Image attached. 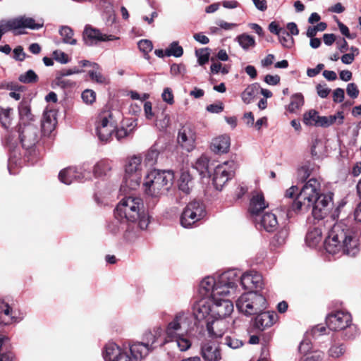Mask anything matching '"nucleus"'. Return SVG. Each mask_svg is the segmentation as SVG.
Segmentation results:
<instances>
[{
  "instance_id": "obj_43",
  "label": "nucleus",
  "mask_w": 361,
  "mask_h": 361,
  "mask_svg": "<svg viewBox=\"0 0 361 361\" xmlns=\"http://www.w3.org/2000/svg\"><path fill=\"white\" fill-rule=\"evenodd\" d=\"M288 236V230L287 228L283 227L280 229L272 239V245L275 247L283 245Z\"/></svg>"
},
{
  "instance_id": "obj_32",
  "label": "nucleus",
  "mask_w": 361,
  "mask_h": 361,
  "mask_svg": "<svg viewBox=\"0 0 361 361\" xmlns=\"http://www.w3.org/2000/svg\"><path fill=\"white\" fill-rule=\"evenodd\" d=\"M194 186V182L190 173L183 171L178 180V189L184 194L188 195Z\"/></svg>"
},
{
  "instance_id": "obj_19",
  "label": "nucleus",
  "mask_w": 361,
  "mask_h": 361,
  "mask_svg": "<svg viewBox=\"0 0 361 361\" xmlns=\"http://www.w3.org/2000/svg\"><path fill=\"white\" fill-rule=\"evenodd\" d=\"M231 322L224 317H211L207 322V330L210 336L221 337L230 327Z\"/></svg>"
},
{
  "instance_id": "obj_12",
  "label": "nucleus",
  "mask_w": 361,
  "mask_h": 361,
  "mask_svg": "<svg viewBox=\"0 0 361 361\" xmlns=\"http://www.w3.org/2000/svg\"><path fill=\"white\" fill-rule=\"evenodd\" d=\"M142 159L139 156H133L129 160L126 166L124 180L130 188H135L140 185L142 174Z\"/></svg>"
},
{
  "instance_id": "obj_48",
  "label": "nucleus",
  "mask_w": 361,
  "mask_h": 361,
  "mask_svg": "<svg viewBox=\"0 0 361 361\" xmlns=\"http://www.w3.org/2000/svg\"><path fill=\"white\" fill-rule=\"evenodd\" d=\"M311 154L314 158H319L324 153V145L321 140L315 139L311 146Z\"/></svg>"
},
{
  "instance_id": "obj_60",
  "label": "nucleus",
  "mask_w": 361,
  "mask_h": 361,
  "mask_svg": "<svg viewBox=\"0 0 361 361\" xmlns=\"http://www.w3.org/2000/svg\"><path fill=\"white\" fill-rule=\"evenodd\" d=\"M346 92L348 95L353 98L355 99L359 95V90L355 83L351 82L348 83L346 87Z\"/></svg>"
},
{
  "instance_id": "obj_47",
  "label": "nucleus",
  "mask_w": 361,
  "mask_h": 361,
  "mask_svg": "<svg viewBox=\"0 0 361 361\" xmlns=\"http://www.w3.org/2000/svg\"><path fill=\"white\" fill-rule=\"evenodd\" d=\"M278 38L283 47L290 49L293 46L294 39L285 28L283 31H281V33L278 35Z\"/></svg>"
},
{
  "instance_id": "obj_51",
  "label": "nucleus",
  "mask_w": 361,
  "mask_h": 361,
  "mask_svg": "<svg viewBox=\"0 0 361 361\" xmlns=\"http://www.w3.org/2000/svg\"><path fill=\"white\" fill-rule=\"evenodd\" d=\"M18 79L23 83H32L37 81L38 76L32 70H28L24 74L20 75Z\"/></svg>"
},
{
  "instance_id": "obj_17",
  "label": "nucleus",
  "mask_w": 361,
  "mask_h": 361,
  "mask_svg": "<svg viewBox=\"0 0 361 361\" xmlns=\"http://www.w3.org/2000/svg\"><path fill=\"white\" fill-rule=\"evenodd\" d=\"M352 322L351 314L346 311L335 310L326 316V324L328 328L334 331H341Z\"/></svg>"
},
{
  "instance_id": "obj_42",
  "label": "nucleus",
  "mask_w": 361,
  "mask_h": 361,
  "mask_svg": "<svg viewBox=\"0 0 361 361\" xmlns=\"http://www.w3.org/2000/svg\"><path fill=\"white\" fill-rule=\"evenodd\" d=\"M319 113L314 109H310L303 114L302 121L305 125L308 126H316L317 121L319 120Z\"/></svg>"
},
{
  "instance_id": "obj_20",
  "label": "nucleus",
  "mask_w": 361,
  "mask_h": 361,
  "mask_svg": "<svg viewBox=\"0 0 361 361\" xmlns=\"http://www.w3.org/2000/svg\"><path fill=\"white\" fill-rule=\"evenodd\" d=\"M212 317H224L228 319L233 311V302L228 299L216 297L212 298Z\"/></svg>"
},
{
  "instance_id": "obj_38",
  "label": "nucleus",
  "mask_w": 361,
  "mask_h": 361,
  "mask_svg": "<svg viewBox=\"0 0 361 361\" xmlns=\"http://www.w3.org/2000/svg\"><path fill=\"white\" fill-rule=\"evenodd\" d=\"M245 51L254 48L256 45L255 38L248 34L243 33L235 37V39Z\"/></svg>"
},
{
  "instance_id": "obj_53",
  "label": "nucleus",
  "mask_w": 361,
  "mask_h": 361,
  "mask_svg": "<svg viewBox=\"0 0 361 361\" xmlns=\"http://www.w3.org/2000/svg\"><path fill=\"white\" fill-rule=\"evenodd\" d=\"M345 353V347L343 344L333 345L329 350V356L338 358Z\"/></svg>"
},
{
  "instance_id": "obj_52",
  "label": "nucleus",
  "mask_w": 361,
  "mask_h": 361,
  "mask_svg": "<svg viewBox=\"0 0 361 361\" xmlns=\"http://www.w3.org/2000/svg\"><path fill=\"white\" fill-rule=\"evenodd\" d=\"M312 169H313L310 164H305L302 166L298 171L299 178L302 181H305L311 175Z\"/></svg>"
},
{
  "instance_id": "obj_61",
  "label": "nucleus",
  "mask_w": 361,
  "mask_h": 361,
  "mask_svg": "<svg viewBox=\"0 0 361 361\" xmlns=\"http://www.w3.org/2000/svg\"><path fill=\"white\" fill-rule=\"evenodd\" d=\"M344 90L340 87L335 89L333 92V101L336 103H341L344 100Z\"/></svg>"
},
{
  "instance_id": "obj_46",
  "label": "nucleus",
  "mask_w": 361,
  "mask_h": 361,
  "mask_svg": "<svg viewBox=\"0 0 361 361\" xmlns=\"http://www.w3.org/2000/svg\"><path fill=\"white\" fill-rule=\"evenodd\" d=\"M88 75L92 81L98 84L107 83V78L102 73V69L99 65V68H93L88 71Z\"/></svg>"
},
{
  "instance_id": "obj_33",
  "label": "nucleus",
  "mask_w": 361,
  "mask_h": 361,
  "mask_svg": "<svg viewBox=\"0 0 361 361\" xmlns=\"http://www.w3.org/2000/svg\"><path fill=\"white\" fill-rule=\"evenodd\" d=\"M18 111L20 123L23 125L34 121V116L31 114L30 106L27 102H21L18 106Z\"/></svg>"
},
{
  "instance_id": "obj_24",
  "label": "nucleus",
  "mask_w": 361,
  "mask_h": 361,
  "mask_svg": "<svg viewBox=\"0 0 361 361\" xmlns=\"http://www.w3.org/2000/svg\"><path fill=\"white\" fill-rule=\"evenodd\" d=\"M257 314V316L255 319V326L261 331L271 326L277 317L274 312H264V310Z\"/></svg>"
},
{
  "instance_id": "obj_58",
  "label": "nucleus",
  "mask_w": 361,
  "mask_h": 361,
  "mask_svg": "<svg viewBox=\"0 0 361 361\" xmlns=\"http://www.w3.org/2000/svg\"><path fill=\"white\" fill-rule=\"evenodd\" d=\"M54 59L62 64H66L69 62L68 56L63 51L56 50L53 52Z\"/></svg>"
},
{
  "instance_id": "obj_56",
  "label": "nucleus",
  "mask_w": 361,
  "mask_h": 361,
  "mask_svg": "<svg viewBox=\"0 0 361 361\" xmlns=\"http://www.w3.org/2000/svg\"><path fill=\"white\" fill-rule=\"evenodd\" d=\"M225 345L232 349H237L243 345V342L234 336H226L225 338Z\"/></svg>"
},
{
  "instance_id": "obj_14",
  "label": "nucleus",
  "mask_w": 361,
  "mask_h": 361,
  "mask_svg": "<svg viewBox=\"0 0 361 361\" xmlns=\"http://www.w3.org/2000/svg\"><path fill=\"white\" fill-rule=\"evenodd\" d=\"M234 162L231 161L215 167L212 180L217 190H221L224 185L234 176Z\"/></svg>"
},
{
  "instance_id": "obj_10",
  "label": "nucleus",
  "mask_w": 361,
  "mask_h": 361,
  "mask_svg": "<svg viewBox=\"0 0 361 361\" xmlns=\"http://www.w3.org/2000/svg\"><path fill=\"white\" fill-rule=\"evenodd\" d=\"M205 216L206 210L204 204L194 200L189 202L183 211L180 216V224L184 228H190Z\"/></svg>"
},
{
  "instance_id": "obj_28",
  "label": "nucleus",
  "mask_w": 361,
  "mask_h": 361,
  "mask_svg": "<svg viewBox=\"0 0 361 361\" xmlns=\"http://www.w3.org/2000/svg\"><path fill=\"white\" fill-rule=\"evenodd\" d=\"M123 350L115 343L110 342L104 346L102 355L105 361H116Z\"/></svg>"
},
{
  "instance_id": "obj_2",
  "label": "nucleus",
  "mask_w": 361,
  "mask_h": 361,
  "mask_svg": "<svg viewBox=\"0 0 361 361\" xmlns=\"http://www.w3.org/2000/svg\"><path fill=\"white\" fill-rule=\"evenodd\" d=\"M114 217L110 226L111 231L114 233L145 230L149 223L143 201L139 197L123 198L114 210Z\"/></svg>"
},
{
  "instance_id": "obj_62",
  "label": "nucleus",
  "mask_w": 361,
  "mask_h": 361,
  "mask_svg": "<svg viewBox=\"0 0 361 361\" xmlns=\"http://www.w3.org/2000/svg\"><path fill=\"white\" fill-rule=\"evenodd\" d=\"M161 97L165 102L169 104H172L174 102L172 90L169 87H166L164 90L161 94Z\"/></svg>"
},
{
  "instance_id": "obj_8",
  "label": "nucleus",
  "mask_w": 361,
  "mask_h": 361,
  "mask_svg": "<svg viewBox=\"0 0 361 361\" xmlns=\"http://www.w3.org/2000/svg\"><path fill=\"white\" fill-rule=\"evenodd\" d=\"M0 26L4 34L12 32L15 35H20L23 34L20 31L21 29L39 30L43 27V23H36L32 18L20 16L8 20H1L0 21Z\"/></svg>"
},
{
  "instance_id": "obj_64",
  "label": "nucleus",
  "mask_w": 361,
  "mask_h": 361,
  "mask_svg": "<svg viewBox=\"0 0 361 361\" xmlns=\"http://www.w3.org/2000/svg\"><path fill=\"white\" fill-rule=\"evenodd\" d=\"M323 357L322 353L315 352L312 355L302 357L299 361H321Z\"/></svg>"
},
{
  "instance_id": "obj_11",
  "label": "nucleus",
  "mask_w": 361,
  "mask_h": 361,
  "mask_svg": "<svg viewBox=\"0 0 361 361\" xmlns=\"http://www.w3.org/2000/svg\"><path fill=\"white\" fill-rule=\"evenodd\" d=\"M18 133L20 143L25 150L32 149L39 142L41 137L38 125L34 123V122H29L23 125L20 124Z\"/></svg>"
},
{
  "instance_id": "obj_37",
  "label": "nucleus",
  "mask_w": 361,
  "mask_h": 361,
  "mask_svg": "<svg viewBox=\"0 0 361 361\" xmlns=\"http://www.w3.org/2000/svg\"><path fill=\"white\" fill-rule=\"evenodd\" d=\"M59 32L63 43L71 45H75L77 44V39L74 38V31L69 26H61Z\"/></svg>"
},
{
  "instance_id": "obj_18",
  "label": "nucleus",
  "mask_w": 361,
  "mask_h": 361,
  "mask_svg": "<svg viewBox=\"0 0 361 361\" xmlns=\"http://www.w3.org/2000/svg\"><path fill=\"white\" fill-rule=\"evenodd\" d=\"M195 140L196 133L190 124H186L179 130L178 142L187 152H191L195 148Z\"/></svg>"
},
{
  "instance_id": "obj_34",
  "label": "nucleus",
  "mask_w": 361,
  "mask_h": 361,
  "mask_svg": "<svg viewBox=\"0 0 361 361\" xmlns=\"http://www.w3.org/2000/svg\"><path fill=\"white\" fill-rule=\"evenodd\" d=\"M260 86L258 83H252L248 85L241 94V98L244 103L250 104L258 94Z\"/></svg>"
},
{
  "instance_id": "obj_45",
  "label": "nucleus",
  "mask_w": 361,
  "mask_h": 361,
  "mask_svg": "<svg viewBox=\"0 0 361 361\" xmlns=\"http://www.w3.org/2000/svg\"><path fill=\"white\" fill-rule=\"evenodd\" d=\"M166 56L180 57L183 54V49L178 44V42H173L170 44L169 47L165 50Z\"/></svg>"
},
{
  "instance_id": "obj_16",
  "label": "nucleus",
  "mask_w": 361,
  "mask_h": 361,
  "mask_svg": "<svg viewBox=\"0 0 361 361\" xmlns=\"http://www.w3.org/2000/svg\"><path fill=\"white\" fill-rule=\"evenodd\" d=\"M200 354L204 361H221L223 359L221 343L212 339H206L201 343Z\"/></svg>"
},
{
  "instance_id": "obj_29",
  "label": "nucleus",
  "mask_w": 361,
  "mask_h": 361,
  "mask_svg": "<svg viewBox=\"0 0 361 361\" xmlns=\"http://www.w3.org/2000/svg\"><path fill=\"white\" fill-rule=\"evenodd\" d=\"M152 350L150 347L147 346L143 342H135L130 345V353L133 357L135 358V361L146 357Z\"/></svg>"
},
{
  "instance_id": "obj_27",
  "label": "nucleus",
  "mask_w": 361,
  "mask_h": 361,
  "mask_svg": "<svg viewBox=\"0 0 361 361\" xmlns=\"http://www.w3.org/2000/svg\"><path fill=\"white\" fill-rule=\"evenodd\" d=\"M306 245L312 248L317 247L322 240V231L319 227L310 228L305 236Z\"/></svg>"
},
{
  "instance_id": "obj_44",
  "label": "nucleus",
  "mask_w": 361,
  "mask_h": 361,
  "mask_svg": "<svg viewBox=\"0 0 361 361\" xmlns=\"http://www.w3.org/2000/svg\"><path fill=\"white\" fill-rule=\"evenodd\" d=\"M341 331H343V338L344 340H353L360 334L357 325L353 324V322H350L346 328Z\"/></svg>"
},
{
  "instance_id": "obj_36",
  "label": "nucleus",
  "mask_w": 361,
  "mask_h": 361,
  "mask_svg": "<svg viewBox=\"0 0 361 361\" xmlns=\"http://www.w3.org/2000/svg\"><path fill=\"white\" fill-rule=\"evenodd\" d=\"M209 159L206 156L202 155L193 164V169H195L202 178H204L209 174Z\"/></svg>"
},
{
  "instance_id": "obj_23",
  "label": "nucleus",
  "mask_w": 361,
  "mask_h": 361,
  "mask_svg": "<svg viewBox=\"0 0 361 361\" xmlns=\"http://www.w3.org/2000/svg\"><path fill=\"white\" fill-rule=\"evenodd\" d=\"M59 179L66 185L71 184L74 180L83 181L85 173L77 167L71 166L61 170L59 173Z\"/></svg>"
},
{
  "instance_id": "obj_26",
  "label": "nucleus",
  "mask_w": 361,
  "mask_h": 361,
  "mask_svg": "<svg viewBox=\"0 0 361 361\" xmlns=\"http://www.w3.org/2000/svg\"><path fill=\"white\" fill-rule=\"evenodd\" d=\"M163 329L161 326H155L152 330L146 331L142 335V341L147 346L150 347L152 350L155 348V345L159 343Z\"/></svg>"
},
{
  "instance_id": "obj_3",
  "label": "nucleus",
  "mask_w": 361,
  "mask_h": 361,
  "mask_svg": "<svg viewBox=\"0 0 361 361\" xmlns=\"http://www.w3.org/2000/svg\"><path fill=\"white\" fill-rule=\"evenodd\" d=\"M361 231L352 225L350 221L343 219L336 222L329 232L324 240V247L327 252L338 253L350 256L359 252V238Z\"/></svg>"
},
{
  "instance_id": "obj_15",
  "label": "nucleus",
  "mask_w": 361,
  "mask_h": 361,
  "mask_svg": "<svg viewBox=\"0 0 361 361\" xmlns=\"http://www.w3.org/2000/svg\"><path fill=\"white\" fill-rule=\"evenodd\" d=\"M118 37L102 32V31L90 25H86L82 32V40L88 47L97 46L100 42L114 41Z\"/></svg>"
},
{
  "instance_id": "obj_1",
  "label": "nucleus",
  "mask_w": 361,
  "mask_h": 361,
  "mask_svg": "<svg viewBox=\"0 0 361 361\" xmlns=\"http://www.w3.org/2000/svg\"><path fill=\"white\" fill-rule=\"evenodd\" d=\"M332 193L324 194L322 190V180L311 178L301 188L298 198L288 207V214H303L312 211L316 219H324L329 213L332 203Z\"/></svg>"
},
{
  "instance_id": "obj_57",
  "label": "nucleus",
  "mask_w": 361,
  "mask_h": 361,
  "mask_svg": "<svg viewBox=\"0 0 361 361\" xmlns=\"http://www.w3.org/2000/svg\"><path fill=\"white\" fill-rule=\"evenodd\" d=\"M82 99L83 102L87 104H91L95 102L96 99V94L92 90H85L82 93Z\"/></svg>"
},
{
  "instance_id": "obj_63",
  "label": "nucleus",
  "mask_w": 361,
  "mask_h": 361,
  "mask_svg": "<svg viewBox=\"0 0 361 361\" xmlns=\"http://www.w3.org/2000/svg\"><path fill=\"white\" fill-rule=\"evenodd\" d=\"M15 360L16 355L11 350L6 348L5 353L0 354V361H14Z\"/></svg>"
},
{
  "instance_id": "obj_49",
  "label": "nucleus",
  "mask_w": 361,
  "mask_h": 361,
  "mask_svg": "<svg viewBox=\"0 0 361 361\" xmlns=\"http://www.w3.org/2000/svg\"><path fill=\"white\" fill-rule=\"evenodd\" d=\"M159 151L152 147L146 154L145 161L147 165L153 166L156 164L159 157Z\"/></svg>"
},
{
  "instance_id": "obj_22",
  "label": "nucleus",
  "mask_w": 361,
  "mask_h": 361,
  "mask_svg": "<svg viewBox=\"0 0 361 361\" xmlns=\"http://www.w3.org/2000/svg\"><path fill=\"white\" fill-rule=\"evenodd\" d=\"M0 319L1 324L4 325H10L13 323H18L23 319L18 311L13 309L7 302H0Z\"/></svg>"
},
{
  "instance_id": "obj_55",
  "label": "nucleus",
  "mask_w": 361,
  "mask_h": 361,
  "mask_svg": "<svg viewBox=\"0 0 361 361\" xmlns=\"http://www.w3.org/2000/svg\"><path fill=\"white\" fill-rule=\"evenodd\" d=\"M171 75L174 76H183L186 73L185 66L182 63H173L170 69Z\"/></svg>"
},
{
  "instance_id": "obj_5",
  "label": "nucleus",
  "mask_w": 361,
  "mask_h": 361,
  "mask_svg": "<svg viewBox=\"0 0 361 361\" xmlns=\"http://www.w3.org/2000/svg\"><path fill=\"white\" fill-rule=\"evenodd\" d=\"M191 318L185 311L176 312L164 330V338L160 345L174 343L180 351H185L191 346V341L186 337L190 331Z\"/></svg>"
},
{
  "instance_id": "obj_30",
  "label": "nucleus",
  "mask_w": 361,
  "mask_h": 361,
  "mask_svg": "<svg viewBox=\"0 0 361 361\" xmlns=\"http://www.w3.org/2000/svg\"><path fill=\"white\" fill-rule=\"evenodd\" d=\"M230 147V137L224 135L212 140L211 148L215 153H226Z\"/></svg>"
},
{
  "instance_id": "obj_25",
  "label": "nucleus",
  "mask_w": 361,
  "mask_h": 361,
  "mask_svg": "<svg viewBox=\"0 0 361 361\" xmlns=\"http://www.w3.org/2000/svg\"><path fill=\"white\" fill-rule=\"evenodd\" d=\"M268 204L265 202L262 192H255L250 201L249 212L252 215H257L263 211Z\"/></svg>"
},
{
  "instance_id": "obj_59",
  "label": "nucleus",
  "mask_w": 361,
  "mask_h": 361,
  "mask_svg": "<svg viewBox=\"0 0 361 361\" xmlns=\"http://www.w3.org/2000/svg\"><path fill=\"white\" fill-rule=\"evenodd\" d=\"M344 116L343 111H338L334 115L329 116V121L330 126L336 123L338 125H341L343 123Z\"/></svg>"
},
{
  "instance_id": "obj_40",
  "label": "nucleus",
  "mask_w": 361,
  "mask_h": 361,
  "mask_svg": "<svg viewBox=\"0 0 361 361\" xmlns=\"http://www.w3.org/2000/svg\"><path fill=\"white\" fill-rule=\"evenodd\" d=\"M12 114L13 109L0 106V122L4 128H8L11 125Z\"/></svg>"
},
{
  "instance_id": "obj_50",
  "label": "nucleus",
  "mask_w": 361,
  "mask_h": 361,
  "mask_svg": "<svg viewBox=\"0 0 361 361\" xmlns=\"http://www.w3.org/2000/svg\"><path fill=\"white\" fill-rule=\"evenodd\" d=\"M195 55L197 57L198 63L200 66L205 64L208 62L209 59V49L202 48L195 51Z\"/></svg>"
},
{
  "instance_id": "obj_54",
  "label": "nucleus",
  "mask_w": 361,
  "mask_h": 361,
  "mask_svg": "<svg viewBox=\"0 0 361 361\" xmlns=\"http://www.w3.org/2000/svg\"><path fill=\"white\" fill-rule=\"evenodd\" d=\"M137 46L140 51L148 54L153 49L152 42L149 39H141L138 42Z\"/></svg>"
},
{
  "instance_id": "obj_31",
  "label": "nucleus",
  "mask_w": 361,
  "mask_h": 361,
  "mask_svg": "<svg viewBox=\"0 0 361 361\" xmlns=\"http://www.w3.org/2000/svg\"><path fill=\"white\" fill-rule=\"evenodd\" d=\"M259 224L266 231L273 232L277 228L279 223H278L276 216L274 214L267 212V213H265L261 217Z\"/></svg>"
},
{
  "instance_id": "obj_6",
  "label": "nucleus",
  "mask_w": 361,
  "mask_h": 361,
  "mask_svg": "<svg viewBox=\"0 0 361 361\" xmlns=\"http://www.w3.org/2000/svg\"><path fill=\"white\" fill-rule=\"evenodd\" d=\"M173 180L174 173L171 170H151L145 178V191L152 197H159L170 190Z\"/></svg>"
},
{
  "instance_id": "obj_7",
  "label": "nucleus",
  "mask_w": 361,
  "mask_h": 361,
  "mask_svg": "<svg viewBox=\"0 0 361 361\" xmlns=\"http://www.w3.org/2000/svg\"><path fill=\"white\" fill-rule=\"evenodd\" d=\"M239 312L246 316L257 314L267 308V302L262 294L249 291L241 295L235 302Z\"/></svg>"
},
{
  "instance_id": "obj_21",
  "label": "nucleus",
  "mask_w": 361,
  "mask_h": 361,
  "mask_svg": "<svg viewBox=\"0 0 361 361\" xmlns=\"http://www.w3.org/2000/svg\"><path fill=\"white\" fill-rule=\"evenodd\" d=\"M192 313L198 321L209 320L212 314V301L209 298H203L195 302L192 307Z\"/></svg>"
},
{
  "instance_id": "obj_4",
  "label": "nucleus",
  "mask_w": 361,
  "mask_h": 361,
  "mask_svg": "<svg viewBox=\"0 0 361 361\" xmlns=\"http://www.w3.org/2000/svg\"><path fill=\"white\" fill-rule=\"evenodd\" d=\"M238 288V276L234 269L228 270L217 278L207 276L200 285V292L209 299L234 295Z\"/></svg>"
},
{
  "instance_id": "obj_13",
  "label": "nucleus",
  "mask_w": 361,
  "mask_h": 361,
  "mask_svg": "<svg viewBox=\"0 0 361 361\" xmlns=\"http://www.w3.org/2000/svg\"><path fill=\"white\" fill-rule=\"evenodd\" d=\"M234 270L238 276V283L240 282L245 290L258 293L263 288V278L259 272L250 270L240 274V271Z\"/></svg>"
},
{
  "instance_id": "obj_9",
  "label": "nucleus",
  "mask_w": 361,
  "mask_h": 361,
  "mask_svg": "<svg viewBox=\"0 0 361 361\" xmlns=\"http://www.w3.org/2000/svg\"><path fill=\"white\" fill-rule=\"evenodd\" d=\"M95 131L101 142L106 143L110 141L115 131L113 114L110 110H103L98 114L95 122Z\"/></svg>"
},
{
  "instance_id": "obj_39",
  "label": "nucleus",
  "mask_w": 361,
  "mask_h": 361,
  "mask_svg": "<svg viewBox=\"0 0 361 361\" xmlns=\"http://www.w3.org/2000/svg\"><path fill=\"white\" fill-rule=\"evenodd\" d=\"M111 170V163L107 160H101L94 165L93 173L96 177H103L107 176Z\"/></svg>"
},
{
  "instance_id": "obj_35",
  "label": "nucleus",
  "mask_w": 361,
  "mask_h": 361,
  "mask_svg": "<svg viewBox=\"0 0 361 361\" xmlns=\"http://www.w3.org/2000/svg\"><path fill=\"white\" fill-rule=\"evenodd\" d=\"M56 119L49 114H44L41 122V131L44 136L50 135L56 126Z\"/></svg>"
},
{
  "instance_id": "obj_41",
  "label": "nucleus",
  "mask_w": 361,
  "mask_h": 361,
  "mask_svg": "<svg viewBox=\"0 0 361 361\" xmlns=\"http://www.w3.org/2000/svg\"><path fill=\"white\" fill-rule=\"evenodd\" d=\"M304 104V97L301 93L293 94L290 98V102L288 105V109L290 112H295L296 110L301 108Z\"/></svg>"
}]
</instances>
